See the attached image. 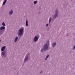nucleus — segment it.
I'll return each instance as SVG.
<instances>
[{
    "instance_id": "nucleus-1",
    "label": "nucleus",
    "mask_w": 75,
    "mask_h": 75,
    "mask_svg": "<svg viewBox=\"0 0 75 75\" xmlns=\"http://www.w3.org/2000/svg\"><path fill=\"white\" fill-rule=\"evenodd\" d=\"M50 45V42L49 41H47L46 43L44 44L43 47H42V48L40 50L41 52H44V51L46 52L47 51H48V45Z\"/></svg>"
},
{
    "instance_id": "nucleus-2",
    "label": "nucleus",
    "mask_w": 75,
    "mask_h": 75,
    "mask_svg": "<svg viewBox=\"0 0 75 75\" xmlns=\"http://www.w3.org/2000/svg\"><path fill=\"white\" fill-rule=\"evenodd\" d=\"M59 14V12L58 11V9H56L55 11L54 14L53 15V18L52 19V18L51 17H50V18L49 20V23L50 24V23L51 22V20L53 21H54V20H55L56 18L58 17Z\"/></svg>"
},
{
    "instance_id": "nucleus-3",
    "label": "nucleus",
    "mask_w": 75,
    "mask_h": 75,
    "mask_svg": "<svg viewBox=\"0 0 75 75\" xmlns=\"http://www.w3.org/2000/svg\"><path fill=\"white\" fill-rule=\"evenodd\" d=\"M24 27H21L20 29L18 30V35L19 37H23V34L24 33Z\"/></svg>"
},
{
    "instance_id": "nucleus-4",
    "label": "nucleus",
    "mask_w": 75,
    "mask_h": 75,
    "mask_svg": "<svg viewBox=\"0 0 75 75\" xmlns=\"http://www.w3.org/2000/svg\"><path fill=\"white\" fill-rule=\"evenodd\" d=\"M30 57V53H28L26 54L25 59L24 60V63L25 64V62L28 60V59H29Z\"/></svg>"
},
{
    "instance_id": "nucleus-5",
    "label": "nucleus",
    "mask_w": 75,
    "mask_h": 75,
    "mask_svg": "<svg viewBox=\"0 0 75 75\" xmlns=\"http://www.w3.org/2000/svg\"><path fill=\"white\" fill-rule=\"evenodd\" d=\"M5 27L2 26L0 28V34L2 35L5 32Z\"/></svg>"
},
{
    "instance_id": "nucleus-6",
    "label": "nucleus",
    "mask_w": 75,
    "mask_h": 75,
    "mask_svg": "<svg viewBox=\"0 0 75 75\" xmlns=\"http://www.w3.org/2000/svg\"><path fill=\"white\" fill-rule=\"evenodd\" d=\"M7 54V51H4L3 52H1V57H4V58H6V57H7V55H6V54Z\"/></svg>"
},
{
    "instance_id": "nucleus-7",
    "label": "nucleus",
    "mask_w": 75,
    "mask_h": 75,
    "mask_svg": "<svg viewBox=\"0 0 75 75\" xmlns=\"http://www.w3.org/2000/svg\"><path fill=\"white\" fill-rule=\"evenodd\" d=\"M37 36H35L34 38H33V41L35 42H36V41H38L39 39V37H40V35L38 34L37 35Z\"/></svg>"
},
{
    "instance_id": "nucleus-8",
    "label": "nucleus",
    "mask_w": 75,
    "mask_h": 75,
    "mask_svg": "<svg viewBox=\"0 0 75 75\" xmlns=\"http://www.w3.org/2000/svg\"><path fill=\"white\" fill-rule=\"evenodd\" d=\"M6 46L3 47L1 48V51H4V50H5V49L6 48Z\"/></svg>"
},
{
    "instance_id": "nucleus-9",
    "label": "nucleus",
    "mask_w": 75,
    "mask_h": 75,
    "mask_svg": "<svg viewBox=\"0 0 75 75\" xmlns=\"http://www.w3.org/2000/svg\"><path fill=\"white\" fill-rule=\"evenodd\" d=\"M13 11L11 10L10 11H9V15H12V14H13Z\"/></svg>"
},
{
    "instance_id": "nucleus-10",
    "label": "nucleus",
    "mask_w": 75,
    "mask_h": 75,
    "mask_svg": "<svg viewBox=\"0 0 75 75\" xmlns=\"http://www.w3.org/2000/svg\"><path fill=\"white\" fill-rule=\"evenodd\" d=\"M56 45V42H54V43H53L52 44V46L53 48L55 47Z\"/></svg>"
},
{
    "instance_id": "nucleus-11",
    "label": "nucleus",
    "mask_w": 75,
    "mask_h": 75,
    "mask_svg": "<svg viewBox=\"0 0 75 75\" xmlns=\"http://www.w3.org/2000/svg\"><path fill=\"white\" fill-rule=\"evenodd\" d=\"M25 25L26 26H27V27H28V21L27 20H26V21Z\"/></svg>"
},
{
    "instance_id": "nucleus-12",
    "label": "nucleus",
    "mask_w": 75,
    "mask_h": 75,
    "mask_svg": "<svg viewBox=\"0 0 75 75\" xmlns=\"http://www.w3.org/2000/svg\"><path fill=\"white\" fill-rule=\"evenodd\" d=\"M18 37H16L15 39V40L14 41V42H17V40H18Z\"/></svg>"
},
{
    "instance_id": "nucleus-13",
    "label": "nucleus",
    "mask_w": 75,
    "mask_h": 75,
    "mask_svg": "<svg viewBox=\"0 0 75 75\" xmlns=\"http://www.w3.org/2000/svg\"><path fill=\"white\" fill-rule=\"evenodd\" d=\"M6 1H7V0H5L3 2V5H5V4L6 3Z\"/></svg>"
},
{
    "instance_id": "nucleus-14",
    "label": "nucleus",
    "mask_w": 75,
    "mask_h": 75,
    "mask_svg": "<svg viewBox=\"0 0 75 75\" xmlns=\"http://www.w3.org/2000/svg\"><path fill=\"white\" fill-rule=\"evenodd\" d=\"M2 25H3V26H6V25H5V23H4V22H3V23L2 24Z\"/></svg>"
},
{
    "instance_id": "nucleus-15",
    "label": "nucleus",
    "mask_w": 75,
    "mask_h": 75,
    "mask_svg": "<svg viewBox=\"0 0 75 75\" xmlns=\"http://www.w3.org/2000/svg\"><path fill=\"white\" fill-rule=\"evenodd\" d=\"M37 2H38L37 1H35L34 2H33L34 4H36L37 3Z\"/></svg>"
},
{
    "instance_id": "nucleus-16",
    "label": "nucleus",
    "mask_w": 75,
    "mask_h": 75,
    "mask_svg": "<svg viewBox=\"0 0 75 75\" xmlns=\"http://www.w3.org/2000/svg\"><path fill=\"white\" fill-rule=\"evenodd\" d=\"M49 55H47L46 56V58L48 59V57H49Z\"/></svg>"
},
{
    "instance_id": "nucleus-17",
    "label": "nucleus",
    "mask_w": 75,
    "mask_h": 75,
    "mask_svg": "<svg viewBox=\"0 0 75 75\" xmlns=\"http://www.w3.org/2000/svg\"><path fill=\"white\" fill-rule=\"evenodd\" d=\"M46 27H48L49 26V25L48 24H47L46 25Z\"/></svg>"
},
{
    "instance_id": "nucleus-18",
    "label": "nucleus",
    "mask_w": 75,
    "mask_h": 75,
    "mask_svg": "<svg viewBox=\"0 0 75 75\" xmlns=\"http://www.w3.org/2000/svg\"><path fill=\"white\" fill-rule=\"evenodd\" d=\"M42 71H41L40 72V74H41V73H42Z\"/></svg>"
},
{
    "instance_id": "nucleus-19",
    "label": "nucleus",
    "mask_w": 75,
    "mask_h": 75,
    "mask_svg": "<svg viewBox=\"0 0 75 75\" xmlns=\"http://www.w3.org/2000/svg\"><path fill=\"white\" fill-rule=\"evenodd\" d=\"M67 35V36H69V35H68V34H67V35Z\"/></svg>"
},
{
    "instance_id": "nucleus-20",
    "label": "nucleus",
    "mask_w": 75,
    "mask_h": 75,
    "mask_svg": "<svg viewBox=\"0 0 75 75\" xmlns=\"http://www.w3.org/2000/svg\"><path fill=\"white\" fill-rule=\"evenodd\" d=\"M47 58L46 57V58H45V61L47 60Z\"/></svg>"
},
{
    "instance_id": "nucleus-21",
    "label": "nucleus",
    "mask_w": 75,
    "mask_h": 75,
    "mask_svg": "<svg viewBox=\"0 0 75 75\" xmlns=\"http://www.w3.org/2000/svg\"><path fill=\"white\" fill-rule=\"evenodd\" d=\"M1 42V40H0V43Z\"/></svg>"
},
{
    "instance_id": "nucleus-22",
    "label": "nucleus",
    "mask_w": 75,
    "mask_h": 75,
    "mask_svg": "<svg viewBox=\"0 0 75 75\" xmlns=\"http://www.w3.org/2000/svg\"><path fill=\"white\" fill-rule=\"evenodd\" d=\"M74 41H75V39H74Z\"/></svg>"
},
{
    "instance_id": "nucleus-23",
    "label": "nucleus",
    "mask_w": 75,
    "mask_h": 75,
    "mask_svg": "<svg viewBox=\"0 0 75 75\" xmlns=\"http://www.w3.org/2000/svg\"><path fill=\"white\" fill-rule=\"evenodd\" d=\"M36 0V1H37V0Z\"/></svg>"
}]
</instances>
